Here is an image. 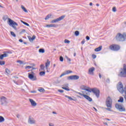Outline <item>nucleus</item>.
<instances>
[{
    "mask_svg": "<svg viewBox=\"0 0 126 126\" xmlns=\"http://www.w3.org/2000/svg\"><path fill=\"white\" fill-rule=\"evenodd\" d=\"M83 87V88H82V90H85L86 91H88V92L90 93L93 92L97 98H99L100 97V90H99L97 88H94L93 89L88 88V89H86L85 86Z\"/></svg>",
    "mask_w": 126,
    "mask_h": 126,
    "instance_id": "nucleus-1",
    "label": "nucleus"
},
{
    "mask_svg": "<svg viewBox=\"0 0 126 126\" xmlns=\"http://www.w3.org/2000/svg\"><path fill=\"white\" fill-rule=\"evenodd\" d=\"M117 89L121 94H124L126 93V86L124 88V85L122 82H119L117 85Z\"/></svg>",
    "mask_w": 126,
    "mask_h": 126,
    "instance_id": "nucleus-2",
    "label": "nucleus"
},
{
    "mask_svg": "<svg viewBox=\"0 0 126 126\" xmlns=\"http://www.w3.org/2000/svg\"><path fill=\"white\" fill-rule=\"evenodd\" d=\"M113 104V101L112 100V98L110 97V96H108L106 100V107H107V108H106V109L107 111H109V112H112V105Z\"/></svg>",
    "mask_w": 126,
    "mask_h": 126,
    "instance_id": "nucleus-3",
    "label": "nucleus"
},
{
    "mask_svg": "<svg viewBox=\"0 0 126 126\" xmlns=\"http://www.w3.org/2000/svg\"><path fill=\"white\" fill-rule=\"evenodd\" d=\"M119 76L120 77H126V64H124L123 67L121 68L119 71Z\"/></svg>",
    "mask_w": 126,
    "mask_h": 126,
    "instance_id": "nucleus-4",
    "label": "nucleus"
},
{
    "mask_svg": "<svg viewBox=\"0 0 126 126\" xmlns=\"http://www.w3.org/2000/svg\"><path fill=\"white\" fill-rule=\"evenodd\" d=\"M8 20L9 22V25H10V26L11 25L12 27H13L15 30H17V28H16V26H18V24L14 22V21L11 20L10 18H8Z\"/></svg>",
    "mask_w": 126,
    "mask_h": 126,
    "instance_id": "nucleus-5",
    "label": "nucleus"
},
{
    "mask_svg": "<svg viewBox=\"0 0 126 126\" xmlns=\"http://www.w3.org/2000/svg\"><path fill=\"white\" fill-rule=\"evenodd\" d=\"M28 77L30 80L32 81H35L37 80V76H36V74L34 73V72H32L28 73Z\"/></svg>",
    "mask_w": 126,
    "mask_h": 126,
    "instance_id": "nucleus-6",
    "label": "nucleus"
},
{
    "mask_svg": "<svg viewBox=\"0 0 126 126\" xmlns=\"http://www.w3.org/2000/svg\"><path fill=\"white\" fill-rule=\"evenodd\" d=\"M109 49L111 50V51L117 52V51H119V50L121 49V47L117 44H112L109 46Z\"/></svg>",
    "mask_w": 126,
    "mask_h": 126,
    "instance_id": "nucleus-7",
    "label": "nucleus"
},
{
    "mask_svg": "<svg viewBox=\"0 0 126 126\" xmlns=\"http://www.w3.org/2000/svg\"><path fill=\"white\" fill-rule=\"evenodd\" d=\"M115 108H116V109L118 110L119 112H126V108L123 107V105L118 103H116L115 104Z\"/></svg>",
    "mask_w": 126,
    "mask_h": 126,
    "instance_id": "nucleus-8",
    "label": "nucleus"
},
{
    "mask_svg": "<svg viewBox=\"0 0 126 126\" xmlns=\"http://www.w3.org/2000/svg\"><path fill=\"white\" fill-rule=\"evenodd\" d=\"M77 94H79V95H80V96H83V97H84V98L86 99V100L89 101V102H92V101H93V99H92V98H91L90 96L86 94H82L79 92H77Z\"/></svg>",
    "mask_w": 126,
    "mask_h": 126,
    "instance_id": "nucleus-9",
    "label": "nucleus"
},
{
    "mask_svg": "<svg viewBox=\"0 0 126 126\" xmlns=\"http://www.w3.org/2000/svg\"><path fill=\"white\" fill-rule=\"evenodd\" d=\"M68 80H77L79 79V76L78 75H71L67 77Z\"/></svg>",
    "mask_w": 126,
    "mask_h": 126,
    "instance_id": "nucleus-10",
    "label": "nucleus"
},
{
    "mask_svg": "<svg viewBox=\"0 0 126 126\" xmlns=\"http://www.w3.org/2000/svg\"><path fill=\"white\" fill-rule=\"evenodd\" d=\"M0 102H1V105L6 104L7 102V98L4 96H2L0 97Z\"/></svg>",
    "mask_w": 126,
    "mask_h": 126,
    "instance_id": "nucleus-11",
    "label": "nucleus"
},
{
    "mask_svg": "<svg viewBox=\"0 0 126 126\" xmlns=\"http://www.w3.org/2000/svg\"><path fill=\"white\" fill-rule=\"evenodd\" d=\"M63 18H64V16H61L57 19L51 21V23H57V22H59V21L63 20Z\"/></svg>",
    "mask_w": 126,
    "mask_h": 126,
    "instance_id": "nucleus-12",
    "label": "nucleus"
},
{
    "mask_svg": "<svg viewBox=\"0 0 126 126\" xmlns=\"http://www.w3.org/2000/svg\"><path fill=\"white\" fill-rule=\"evenodd\" d=\"M3 54H2L0 56V60H3V58H6V57H8V54H12L11 52H6Z\"/></svg>",
    "mask_w": 126,
    "mask_h": 126,
    "instance_id": "nucleus-13",
    "label": "nucleus"
},
{
    "mask_svg": "<svg viewBox=\"0 0 126 126\" xmlns=\"http://www.w3.org/2000/svg\"><path fill=\"white\" fill-rule=\"evenodd\" d=\"M28 123L31 125H33L34 124H35L36 121L34 120V118L30 117L28 119Z\"/></svg>",
    "mask_w": 126,
    "mask_h": 126,
    "instance_id": "nucleus-14",
    "label": "nucleus"
},
{
    "mask_svg": "<svg viewBox=\"0 0 126 126\" xmlns=\"http://www.w3.org/2000/svg\"><path fill=\"white\" fill-rule=\"evenodd\" d=\"M95 70V68L94 67H91L89 69V74L91 75H94V71Z\"/></svg>",
    "mask_w": 126,
    "mask_h": 126,
    "instance_id": "nucleus-15",
    "label": "nucleus"
},
{
    "mask_svg": "<svg viewBox=\"0 0 126 126\" xmlns=\"http://www.w3.org/2000/svg\"><path fill=\"white\" fill-rule=\"evenodd\" d=\"M29 101L32 107H36L37 106V103H36V102H35V101H34V100L30 98Z\"/></svg>",
    "mask_w": 126,
    "mask_h": 126,
    "instance_id": "nucleus-16",
    "label": "nucleus"
},
{
    "mask_svg": "<svg viewBox=\"0 0 126 126\" xmlns=\"http://www.w3.org/2000/svg\"><path fill=\"white\" fill-rule=\"evenodd\" d=\"M58 25H55V24H50V25H47L46 26V27H47L48 28H52L53 27H57Z\"/></svg>",
    "mask_w": 126,
    "mask_h": 126,
    "instance_id": "nucleus-17",
    "label": "nucleus"
},
{
    "mask_svg": "<svg viewBox=\"0 0 126 126\" xmlns=\"http://www.w3.org/2000/svg\"><path fill=\"white\" fill-rule=\"evenodd\" d=\"M50 64H51V62H50L49 60H47V62L45 63V67L46 69H48V67L50 66Z\"/></svg>",
    "mask_w": 126,
    "mask_h": 126,
    "instance_id": "nucleus-18",
    "label": "nucleus"
},
{
    "mask_svg": "<svg viewBox=\"0 0 126 126\" xmlns=\"http://www.w3.org/2000/svg\"><path fill=\"white\" fill-rule=\"evenodd\" d=\"M28 38L30 42H33V41L36 39V36L33 35L32 37H31V36H29Z\"/></svg>",
    "mask_w": 126,
    "mask_h": 126,
    "instance_id": "nucleus-19",
    "label": "nucleus"
},
{
    "mask_svg": "<svg viewBox=\"0 0 126 126\" xmlns=\"http://www.w3.org/2000/svg\"><path fill=\"white\" fill-rule=\"evenodd\" d=\"M102 50V46H99L94 49L95 52H100Z\"/></svg>",
    "mask_w": 126,
    "mask_h": 126,
    "instance_id": "nucleus-20",
    "label": "nucleus"
},
{
    "mask_svg": "<svg viewBox=\"0 0 126 126\" xmlns=\"http://www.w3.org/2000/svg\"><path fill=\"white\" fill-rule=\"evenodd\" d=\"M21 8L22 9H23V10L25 12H28V11L27 10V9H26V8H25V7H24V6H23V5H21Z\"/></svg>",
    "mask_w": 126,
    "mask_h": 126,
    "instance_id": "nucleus-21",
    "label": "nucleus"
},
{
    "mask_svg": "<svg viewBox=\"0 0 126 126\" xmlns=\"http://www.w3.org/2000/svg\"><path fill=\"white\" fill-rule=\"evenodd\" d=\"M118 101L120 103H123V102H124V97H123V96H120V99L118 100Z\"/></svg>",
    "mask_w": 126,
    "mask_h": 126,
    "instance_id": "nucleus-22",
    "label": "nucleus"
},
{
    "mask_svg": "<svg viewBox=\"0 0 126 126\" xmlns=\"http://www.w3.org/2000/svg\"><path fill=\"white\" fill-rule=\"evenodd\" d=\"M45 74H46V72L45 71H41L39 73V75H40V76H44Z\"/></svg>",
    "mask_w": 126,
    "mask_h": 126,
    "instance_id": "nucleus-23",
    "label": "nucleus"
},
{
    "mask_svg": "<svg viewBox=\"0 0 126 126\" xmlns=\"http://www.w3.org/2000/svg\"><path fill=\"white\" fill-rule=\"evenodd\" d=\"M39 53H41L42 54H44L45 53V49L40 48L39 49Z\"/></svg>",
    "mask_w": 126,
    "mask_h": 126,
    "instance_id": "nucleus-24",
    "label": "nucleus"
},
{
    "mask_svg": "<svg viewBox=\"0 0 126 126\" xmlns=\"http://www.w3.org/2000/svg\"><path fill=\"white\" fill-rule=\"evenodd\" d=\"M64 73L65 75L66 74H69V73H72V71L68 70L66 71L65 72H64Z\"/></svg>",
    "mask_w": 126,
    "mask_h": 126,
    "instance_id": "nucleus-25",
    "label": "nucleus"
},
{
    "mask_svg": "<svg viewBox=\"0 0 126 126\" xmlns=\"http://www.w3.org/2000/svg\"><path fill=\"white\" fill-rule=\"evenodd\" d=\"M38 91H39V92L40 93L45 92V89L42 88H39V89H38Z\"/></svg>",
    "mask_w": 126,
    "mask_h": 126,
    "instance_id": "nucleus-26",
    "label": "nucleus"
},
{
    "mask_svg": "<svg viewBox=\"0 0 126 126\" xmlns=\"http://www.w3.org/2000/svg\"><path fill=\"white\" fill-rule=\"evenodd\" d=\"M21 22H22V23H23V24H24V25H26V26H30L29 24H28L22 20H21Z\"/></svg>",
    "mask_w": 126,
    "mask_h": 126,
    "instance_id": "nucleus-27",
    "label": "nucleus"
},
{
    "mask_svg": "<svg viewBox=\"0 0 126 126\" xmlns=\"http://www.w3.org/2000/svg\"><path fill=\"white\" fill-rule=\"evenodd\" d=\"M4 121V118L2 116H0V123H2Z\"/></svg>",
    "mask_w": 126,
    "mask_h": 126,
    "instance_id": "nucleus-28",
    "label": "nucleus"
},
{
    "mask_svg": "<svg viewBox=\"0 0 126 126\" xmlns=\"http://www.w3.org/2000/svg\"><path fill=\"white\" fill-rule=\"evenodd\" d=\"M62 89H64V90H66V91H69V88L68 87H62Z\"/></svg>",
    "mask_w": 126,
    "mask_h": 126,
    "instance_id": "nucleus-29",
    "label": "nucleus"
},
{
    "mask_svg": "<svg viewBox=\"0 0 126 126\" xmlns=\"http://www.w3.org/2000/svg\"><path fill=\"white\" fill-rule=\"evenodd\" d=\"M65 97L66 98H68V99H69V100H72V101H73V98H72L71 97H70V96H68V95H65Z\"/></svg>",
    "mask_w": 126,
    "mask_h": 126,
    "instance_id": "nucleus-30",
    "label": "nucleus"
},
{
    "mask_svg": "<svg viewBox=\"0 0 126 126\" xmlns=\"http://www.w3.org/2000/svg\"><path fill=\"white\" fill-rule=\"evenodd\" d=\"M64 43H65V44H69L70 43V41L67 39H65L64 41Z\"/></svg>",
    "mask_w": 126,
    "mask_h": 126,
    "instance_id": "nucleus-31",
    "label": "nucleus"
},
{
    "mask_svg": "<svg viewBox=\"0 0 126 126\" xmlns=\"http://www.w3.org/2000/svg\"><path fill=\"white\" fill-rule=\"evenodd\" d=\"M10 34L12 36H13V37H16V35L15 34V33H14L13 32H11Z\"/></svg>",
    "mask_w": 126,
    "mask_h": 126,
    "instance_id": "nucleus-32",
    "label": "nucleus"
},
{
    "mask_svg": "<svg viewBox=\"0 0 126 126\" xmlns=\"http://www.w3.org/2000/svg\"><path fill=\"white\" fill-rule=\"evenodd\" d=\"M5 63V62L4 61H0V65H3Z\"/></svg>",
    "mask_w": 126,
    "mask_h": 126,
    "instance_id": "nucleus-33",
    "label": "nucleus"
},
{
    "mask_svg": "<svg viewBox=\"0 0 126 126\" xmlns=\"http://www.w3.org/2000/svg\"><path fill=\"white\" fill-rule=\"evenodd\" d=\"M5 72H6V73H7V74H9V73H10V71L8 68H6Z\"/></svg>",
    "mask_w": 126,
    "mask_h": 126,
    "instance_id": "nucleus-34",
    "label": "nucleus"
},
{
    "mask_svg": "<svg viewBox=\"0 0 126 126\" xmlns=\"http://www.w3.org/2000/svg\"><path fill=\"white\" fill-rule=\"evenodd\" d=\"M62 86V87H68V84L65 83Z\"/></svg>",
    "mask_w": 126,
    "mask_h": 126,
    "instance_id": "nucleus-35",
    "label": "nucleus"
},
{
    "mask_svg": "<svg viewBox=\"0 0 126 126\" xmlns=\"http://www.w3.org/2000/svg\"><path fill=\"white\" fill-rule=\"evenodd\" d=\"M75 36H78L79 35V32H78V31L75 32Z\"/></svg>",
    "mask_w": 126,
    "mask_h": 126,
    "instance_id": "nucleus-36",
    "label": "nucleus"
},
{
    "mask_svg": "<svg viewBox=\"0 0 126 126\" xmlns=\"http://www.w3.org/2000/svg\"><path fill=\"white\" fill-rule=\"evenodd\" d=\"M17 63H19L20 64H23V62L21 61L20 60L17 61Z\"/></svg>",
    "mask_w": 126,
    "mask_h": 126,
    "instance_id": "nucleus-37",
    "label": "nucleus"
},
{
    "mask_svg": "<svg viewBox=\"0 0 126 126\" xmlns=\"http://www.w3.org/2000/svg\"><path fill=\"white\" fill-rule=\"evenodd\" d=\"M112 11L113 12H116V11H117V8H116V7H113L112 8Z\"/></svg>",
    "mask_w": 126,
    "mask_h": 126,
    "instance_id": "nucleus-38",
    "label": "nucleus"
},
{
    "mask_svg": "<svg viewBox=\"0 0 126 126\" xmlns=\"http://www.w3.org/2000/svg\"><path fill=\"white\" fill-rule=\"evenodd\" d=\"M65 59H66L67 61H68V62H71V60H70V58H69L67 56H65Z\"/></svg>",
    "mask_w": 126,
    "mask_h": 126,
    "instance_id": "nucleus-39",
    "label": "nucleus"
},
{
    "mask_svg": "<svg viewBox=\"0 0 126 126\" xmlns=\"http://www.w3.org/2000/svg\"><path fill=\"white\" fill-rule=\"evenodd\" d=\"M60 62H63V57L62 56H61L60 57Z\"/></svg>",
    "mask_w": 126,
    "mask_h": 126,
    "instance_id": "nucleus-40",
    "label": "nucleus"
},
{
    "mask_svg": "<svg viewBox=\"0 0 126 126\" xmlns=\"http://www.w3.org/2000/svg\"><path fill=\"white\" fill-rule=\"evenodd\" d=\"M40 68L41 69H44L45 68V66L44 65V64H41L40 65Z\"/></svg>",
    "mask_w": 126,
    "mask_h": 126,
    "instance_id": "nucleus-41",
    "label": "nucleus"
},
{
    "mask_svg": "<svg viewBox=\"0 0 126 126\" xmlns=\"http://www.w3.org/2000/svg\"><path fill=\"white\" fill-rule=\"evenodd\" d=\"M92 58H93V59H96V58H97V56H96V55H95V54H93Z\"/></svg>",
    "mask_w": 126,
    "mask_h": 126,
    "instance_id": "nucleus-42",
    "label": "nucleus"
},
{
    "mask_svg": "<svg viewBox=\"0 0 126 126\" xmlns=\"http://www.w3.org/2000/svg\"><path fill=\"white\" fill-rule=\"evenodd\" d=\"M27 68H29V69H30V68H32V66H27L26 67V69H27Z\"/></svg>",
    "mask_w": 126,
    "mask_h": 126,
    "instance_id": "nucleus-43",
    "label": "nucleus"
},
{
    "mask_svg": "<svg viewBox=\"0 0 126 126\" xmlns=\"http://www.w3.org/2000/svg\"><path fill=\"white\" fill-rule=\"evenodd\" d=\"M58 92H60V93H63V90H59Z\"/></svg>",
    "mask_w": 126,
    "mask_h": 126,
    "instance_id": "nucleus-44",
    "label": "nucleus"
},
{
    "mask_svg": "<svg viewBox=\"0 0 126 126\" xmlns=\"http://www.w3.org/2000/svg\"><path fill=\"white\" fill-rule=\"evenodd\" d=\"M64 75H65V73H63V74H62L60 75V77H63V76H64Z\"/></svg>",
    "mask_w": 126,
    "mask_h": 126,
    "instance_id": "nucleus-45",
    "label": "nucleus"
},
{
    "mask_svg": "<svg viewBox=\"0 0 126 126\" xmlns=\"http://www.w3.org/2000/svg\"><path fill=\"white\" fill-rule=\"evenodd\" d=\"M85 43V39H83L82 42H81V44L82 45L84 44V43Z\"/></svg>",
    "mask_w": 126,
    "mask_h": 126,
    "instance_id": "nucleus-46",
    "label": "nucleus"
},
{
    "mask_svg": "<svg viewBox=\"0 0 126 126\" xmlns=\"http://www.w3.org/2000/svg\"><path fill=\"white\" fill-rule=\"evenodd\" d=\"M49 126H55V125H54V124H53V123H49Z\"/></svg>",
    "mask_w": 126,
    "mask_h": 126,
    "instance_id": "nucleus-47",
    "label": "nucleus"
},
{
    "mask_svg": "<svg viewBox=\"0 0 126 126\" xmlns=\"http://www.w3.org/2000/svg\"><path fill=\"white\" fill-rule=\"evenodd\" d=\"M13 82L17 85H18V83H17V82H16V81L13 80Z\"/></svg>",
    "mask_w": 126,
    "mask_h": 126,
    "instance_id": "nucleus-48",
    "label": "nucleus"
},
{
    "mask_svg": "<svg viewBox=\"0 0 126 126\" xmlns=\"http://www.w3.org/2000/svg\"><path fill=\"white\" fill-rule=\"evenodd\" d=\"M86 39H87V40H90V37L88 36H87L86 37Z\"/></svg>",
    "mask_w": 126,
    "mask_h": 126,
    "instance_id": "nucleus-49",
    "label": "nucleus"
},
{
    "mask_svg": "<svg viewBox=\"0 0 126 126\" xmlns=\"http://www.w3.org/2000/svg\"><path fill=\"white\" fill-rule=\"evenodd\" d=\"M49 18H50V17H49V16H47V17L45 18V20H48V19H49Z\"/></svg>",
    "mask_w": 126,
    "mask_h": 126,
    "instance_id": "nucleus-50",
    "label": "nucleus"
},
{
    "mask_svg": "<svg viewBox=\"0 0 126 126\" xmlns=\"http://www.w3.org/2000/svg\"><path fill=\"white\" fill-rule=\"evenodd\" d=\"M16 117H17V118L18 119H19V118H20V115L17 114V115H16Z\"/></svg>",
    "mask_w": 126,
    "mask_h": 126,
    "instance_id": "nucleus-51",
    "label": "nucleus"
},
{
    "mask_svg": "<svg viewBox=\"0 0 126 126\" xmlns=\"http://www.w3.org/2000/svg\"><path fill=\"white\" fill-rule=\"evenodd\" d=\"M98 76H99V78H101V77H102V75H101V73H99V74H98Z\"/></svg>",
    "mask_w": 126,
    "mask_h": 126,
    "instance_id": "nucleus-52",
    "label": "nucleus"
},
{
    "mask_svg": "<svg viewBox=\"0 0 126 126\" xmlns=\"http://www.w3.org/2000/svg\"><path fill=\"white\" fill-rule=\"evenodd\" d=\"M25 31H26L25 30L23 29V30H22L21 32L22 33H24V32H25Z\"/></svg>",
    "mask_w": 126,
    "mask_h": 126,
    "instance_id": "nucleus-53",
    "label": "nucleus"
},
{
    "mask_svg": "<svg viewBox=\"0 0 126 126\" xmlns=\"http://www.w3.org/2000/svg\"><path fill=\"white\" fill-rule=\"evenodd\" d=\"M19 42H21V43H22L23 42V40L22 39H20L19 40Z\"/></svg>",
    "mask_w": 126,
    "mask_h": 126,
    "instance_id": "nucleus-54",
    "label": "nucleus"
},
{
    "mask_svg": "<svg viewBox=\"0 0 126 126\" xmlns=\"http://www.w3.org/2000/svg\"><path fill=\"white\" fill-rule=\"evenodd\" d=\"M47 16H52V14H49L47 15Z\"/></svg>",
    "mask_w": 126,
    "mask_h": 126,
    "instance_id": "nucleus-55",
    "label": "nucleus"
},
{
    "mask_svg": "<svg viewBox=\"0 0 126 126\" xmlns=\"http://www.w3.org/2000/svg\"><path fill=\"white\" fill-rule=\"evenodd\" d=\"M52 113H53V114H54L55 115H57V112H56L55 111H53Z\"/></svg>",
    "mask_w": 126,
    "mask_h": 126,
    "instance_id": "nucleus-56",
    "label": "nucleus"
},
{
    "mask_svg": "<svg viewBox=\"0 0 126 126\" xmlns=\"http://www.w3.org/2000/svg\"><path fill=\"white\" fill-rule=\"evenodd\" d=\"M93 5V3L92 2L90 3V5L91 6Z\"/></svg>",
    "mask_w": 126,
    "mask_h": 126,
    "instance_id": "nucleus-57",
    "label": "nucleus"
},
{
    "mask_svg": "<svg viewBox=\"0 0 126 126\" xmlns=\"http://www.w3.org/2000/svg\"><path fill=\"white\" fill-rule=\"evenodd\" d=\"M31 93H36V91H32Z\"/></svg>",
    "mask_w": 126,
    "mask_h": 126,
    "instance_id": "nucleus-58",
    "label": "nucleus"
},
{
    "mask_svg": "<svg viewBox=\"0 0 126 126\" xmlns=\"http://www.w3.org/2000/svg\"><path fill=\"white\" fill-rule=\"evenodd\" d=\"M93 108L94 109V110H95L96 112H97V109H96V108L93 107Z\"/></svg>",
    "mask_w": 126,
    "mask_h": 126,
    "instance_id": "nucleus-59",
    "label": "nucleus"
},
{
    "mask_svg": "<svg viewBox=\"0 0 126 126\" xmlns=\"http://www.w3.org/2000/svg\"><path fill=\"white\" fill-rule=\"evenodd\" d=\"M107 82H110V79H107Z\"/></svg>",
    "mask_w": 126,
    "mask_h": 126,
    "instance_id": "nucleus-60",
    "label": "nucleus"
},
{
    "mask_svg": "<svg viewBox=\"0 0 126 126\" xmlns=\"http://www.w3.org/2000/svg\"><path fill=\"white\" fill-rule=\"evenodd\" d=\"M96 6H99V5H100L99 4V3H96Z\"/></svg>",
    "mask_w": 126,
    "mask_h": 126,
    "instance_id": "nucleus-61",
    "label": "nucleus"
},
{
    "mask_svg": "<svg viewBox=\"0 0 126 126\" xmlns=\"http://www.w3.org/2000/svg\"><path fill=\"white\" fill-rule=\"evenodd\" d=\"M104 125H105L106 126H108V124L107 123H104Z\"/></svg>",
    "mask_w": 126,
    "mask_h": 126,
    "instance_id": "nucleus-62",
    "label": "nucleus"
},
{
    "mask_svg": "<svg viewBox=\"0 0 126 126\" xmlns=\"http://www.w3.org/2000/svg\"><path fill=\"white\" fill-rule=\"evenodd\" d=\"M13 77H14V78H17V79L18 78V77L14 76Z\"/></svg>",
    "mask_w": 126,
    "mask_h": 126,
    "instance_id": "nucleus-63",
    "label": "nucleus"
},
{
    "mask_svg": "<svg viewBox=\"0 0 126 126\" xmlns=\"http://www.w3.org/2000/svg\"><path fill=\"white\" fill-rule=\"evenodd\" d=\"M53 66L54 67H56V64H54Z\"/></svg>",
    "mask_w": 126,
    "mask_h": 126,
    "instance_id": "nucleus-64",
    "label": "nucleus"
}]
</instances>
